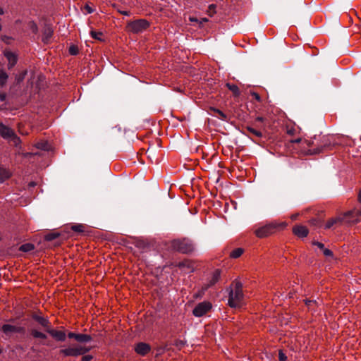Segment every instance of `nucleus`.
<instances>
[{
    "instance_id": "obj_48",
    "label": "nucleus",
    "mask_w": 361,
    "mask_h": 361,
    "mask_svg": "<svg viewBox=\"0 0 361 361\" xmlns=\"http://www.w3.org/2000/svg\"><path fill=\"white\" fill-rule=\"evenodd\" d=\"M118 12L121 13V14H123L124 16H129L130 15V11H121V10H118Z\"/></svg>"
},
{
    "instance_id": "obj_11",
    "label": "nucleus",
    "mask_w": 361,
    "mask_h": 361,
    "mask_svg": "<svg viewBox=\"0 0 361 361\" xmlns=\"http://www.w3.org/2000/svg\"><path fill=\"white\" fill-rule=\"evenodd\" d=\"M32 318L33 320L37 322L42 327H43L46 332H47L48 329L51 327V323L47 317H44L36 313H33L32 314Z\"/></svg>"
},
{
    "instance_id": "obj_57",
    "label": "nucleus",
    "mask_w": 361,
    "mask_h": 361,
    "mask_svg": "<svg viewBox=\"0 0 361 361\" xmlns=\"http://www.w3.org/2000/svg\"><path fill=\"white\" fill-rule=\"evenodd\" d=\"M306 142H307V145L309 147H310V146L313 144V142H310V141H306Z\"/></svg>"
},
{
    "instance_id": "obj_4",
    "label": "nucleus",
    "mask_w": 361,
    "mask_h": 361,
    "mask_svg": "<svg viewBox=\"0 0 361 361\" xmlns=\"http://www.w3.org/2000/svg\"><path fill=\"white\" fill-rule=\"evenodd\" d=\"M334 145L335 143L331 140V137L325 136L322 137L320 144L315 148L310 149L308 153L312 155L324 153L332 150Z\"/></svg>"
},
{
    "instance_id": "obj_42",
    "label": "nucleus",
    "mask_w": 361,
    "mask_h": 361,
    "mask_svg": "<svg viewBox=\"0 0 361 361\" xmlns=\"http://www.w3.org/2000/svg\"><path fill=\"white\" fill-rule=\"evenodd\" d=\"M84 9L87 11V13H92L94 12V9L88 4L85 5Z\"/></svg>"
},
{
    "instance_id": "obj_23",
    "label": "nucleus",
    "mask_w": 361,
    "mask_h": 361,
    "mask_svg": "<svg viewBox=\"0 0 361 361\" xmlns=\"http://www.w3.org/2000/svg\"><path fill=\"white\" fill-rule=\"evenodd\" d=\"M8 78V75L4 70H0V87L6 85Z\"/></svg>"
},
{
    "instance_id": "obj_27",
    "label": "nucleus",
    "mask_w": 361,
    "mask_h": 361,
    "mask_svg": "<svg viewBox=\"0 0 361 361\" xmlns=\"http://www.w3.org/2000/svg\"><path fill=\"white\" fill-rule=\"evenodd\" d=\"M27 70H24L19 74L16 75L15 80H16V85H19L24 80V79L27 75Z\"/></svg>"
},
{
    "instance_id": "obj_19",
    "label": "nucleus",
    "mask_w": 361,
    "mask_h": 361,
    "mask_svg": "<svg viewBox=\"0 0 361 361\" xmlns=\"http://www.w3.org/2000/svg\"><path fill=\"white\" fill-rule=\"evenodd\" d=\"M30 335L35 338L46 339L47 335L37 329H32L30 330Z\"/></svg>"
},
{
    "instance_id": "obj_44",
    "label": "nucleus",
    "mask_w": 361,
    "mask_h": 361,
    "mask_svg": "<svg viewBox=\"0 0 361 361\" xmlns=\"http://www.w3.org/2000/svg\"><path fill=\"white\" fill-rule=\"evenodd\" d=\"M78 334H76L75 332H68V337L69 338H73V339H75L76 341L77 340V337H78Z\"/></svg>"
},
{
    "instance_id": "obj_21",
    "label": "nucleus",
    "mask_w": 361,
    "mask_h": 361,
    "mask_svg": "<svg viewBox=\"0 0 361 361\" xmlns=\"http://www.w3.org/2000/svg\"><path fill=\"white\" fill-rule=\"evenodd\" d=\"M35 146L37 149L44 151H49L50 149V145L47 141H39L36 143Z\"/></svg>"
},
{
    "instance_id": "obj_28",
    "label": "nucleus",
    "mask_w": 361,
    "mask_h": 361,
    "mask_svg": "<svg viewBox=\"0 0 361 361\" xmlns=\"http://www.w3.org/2000/svg\"><path fill=\"white\" fill-rule=\"evenodd\" d=\"M60 236V234L59 233H49L47 235H44V240L47 241H52L56 238H58Z\"/></svg>"
},
{
    "instance_id": "obj_45",
    "label": "nucleus",
    "mask_w": 361,
    "mask_h": 361,
    "mask_svg": "<svg viewBox=\"0 0 361 361\" xmlns=\"http://www.w3.org/2000/svg\"><path fill=\"white\" fill-rule=\"evenodd\" d=\"M15 332L16 333H24L25 332V328L21 326H15Z\"/></svg>"
},
{
    "instance_id": "obj_22",
    "label": "nucleus",
    "mask_w": 361,
    "mask_h": 361,
    "mask_svg": "<svg viewBox=\"0 0 361 361\" xmlns=\"http://www.w3.org/2000/svg\"><path fill=\"white\" fill-rule=\"evenodd\" d=\"M226 87L233 92L235 97L240 96V91L237 85L234 84L226 83Z\"/></svg>"
},
{
    "instance_id": "obj_46",
    "label": "nucleus",
    "mask_w": 361,
    "mask_h": 361,
    "mask_svg": "<svg viewBox=\"0 0 361 361\" xmlns=\"http://www.w3.org/2000/svg\"><path fill=\"white\" fill-rule=\"evenodd\" d=\"M1 39L2 41H4V42L8 44L9 43V41L11 39V37H8V36H6V35H4L1 37Z\"/></svg>"
},
{
    "instance_id": "obj_39",
    "label": "nucleus",
    "mask_w": 361,
    "mask_h": 361,
    "mask_svg": "<svg viewBox=\"0 0 361 361\" xmlns=\"http://www.w3.org/2000/svg\"><path fill=\"white\" fill-rule=\"evenodd\" d=\"M233 285L234 286L235 290H242L243 289V284L240 281H235L233 283Z\"/></svg>"
},
{
    "instance_id": "obj_49",
    "label": "nucleus",
    "mask_w": 361,
    "mask_h": 361,
    "mask_svg": "<svg viewBox=\"0 0 361 361\" xmlns=\"http://www.w3.org/2000/svg\"><path fill=\"white\" fill-rule=\"evenodd\" d=\"M264 120H265V118L264 117H262V116H258L255 119L256 122H264Z\"/></svg>"
},
{
    "instance_id": "obj_34",
    "label": "nucleus",
    "mask_w": 361,
    "mask_h": 361,
    "mask_svg": "<svg viewBox=\"0 0 361 361\" xmlns=\"http://www.w3.org/2000/svg\"><path fill=\"white\" fill-rule=\"evenodd\" d=\"M28 27L34 34H37L38 32L37 25L34 21H30Z\"/></svg>"
},
{
    "instance_id": "obj_51",
    "label": "nucleus",
    "mask_w": 361,
    "mask_h": 361,
    "mask_svg": "<svg viewBox=\"0 0 361 361\" xmlns=\"http://www.w3.org/2000/svg\"><path fill=\"white\" fill-rule=\"evenodd\" d=\"M300 141H301V138H297L295 140H293L291 142L293 143H299V142H300Z\"/></svg>"
},
{
    "instance_id": "obj_36",
    "label": "nucleus",
    "mask_w": 361,
    "mask_h": 361,
    "mask_svg": "<svg viewBox=\"0 0 361 361\" xmlns=\"http://www.w3.org/2000/svg\"><path fill=\"white\" fill-rule=\"evenodd\" d=\"M90 35H91L92 37L95 39H98V40H100V41L102 40L101 39L100 36H102L103 34L101 32H96L94 30H92L91 32H90Z\"/></svg>"
},
{
    "instance_id": "obj_41",
    "label": "nucleus",
    "mask_w": 361,
    "mask_h": 361,
    "mask_svg": "<svg viewBox=\"0 0 361 361\" xmlns=\"http://www.w3.org/2000/svg\"><path fill=\"white\" fill-rule=\"evenodd\" d=\"M322 251L326 257H333L334 255L333 252L329 249L324 248Z\"/></svg>"
},
{
    "instance_id": "obj_14",
    "label": "nucleus",
    "mask_w": 361,
    "mask_h": 361,
    "mask_svg": "<svg viewBox=\"0 0 361 361\" xmlns=\"http://www.w3.org/2000/svg\"><path fill=\"white\" fill-rule=\"evenodd\" d=\"M293 232L295 235H297L299 238L306 237L309 233V231L307 228V227L301 225L295 226L293 228Z\"/></svg>"
},
{
    "instance_id": "obj_31",
    "label": "nucleus",
    "mask_w": 361,
    "mask_h": 361,
    "mask_svg": "<svg viewBox=\"0 0 361 361\" xmlns=\"http://www.w3.org/2000/svg\"><path fill=\"white\" fill-rule=\"evenodd\" d=\"M246 130L252 133V135H254L255 136L257 137H262V132H260L259 130H257L256 129H255L254 128L251 127V126H247L246 127Z\"/></svg>"
},
{
    "instance_id": "obj_9",
    "label": "nucleus",
    "mask_w": 361,
    "mask_h": 361,
    "mask_svg": "<svg viewBox=\"0 0 361 361\" xmlns=\"http://www.w3.org/2000/svg\"><path fill=\"white\" fill-rule=\"evenodd\" d=\"M361 215V212L359 210L349 211L341 216L343 221H346L348 224H355L358 221L359 216Z\"/></svg>"
},
{
    "instance_id": "obj_18",
    "label": "nucleus",
    "mask_w": 361,
    "mask_h": 361,
    "mask_svg": "<svg viewBox=\"0 0 361 361\" xmlns=\"http://www.w3.org/2000/svg\"><path fill=\"white\" fill-rule=\"evenodd\" d=\"M11 174L8 170L0 166V183L4 182L11 177Z\"/></svg>"
},
{
    "instance_id": "obj_20",
    "label": "nucleus",
    "mask_w": 361,
    "mask_h": 361,
    "mask_svg": "<svg viewBox=\"0 0 361 361\" xmlns=\"http://www.w3.org/2000/svg\"><path fill=\"white\" fill-rule=\"evenodd\" d=\"M211 111L216 113L218 114L217 116V118L221 119V121H228V116L224 114L222 111H221L220 109H216L215 107H212L211 108Z\"/></svg>"
},
{
    "instance_id": "obj_26",
    "label": "nucleus",
    "mask_w": 361,
    "mask_h": 361,
    "mask_svg": "<svg viewBox=\"0 0 361 361\" xmlns=\"http://www.w3.org/2000/svg\"><path fill=\"white\" fill-rule=\"evenodd\" d=\"M221 276V271L219 269H216L214 271L212 278L211 281H209V286L214 285L220 279Z\"/></svg>"
},
{
    "instance_id": "obj_52",
    "label": "nucleus",
    "mask_w": 361,
    "mask_h": 361,
    "mask_svg": "<svg viewBox=\"0 0 361 361\" xmlns=\"http://www.w3.org/2000/svg\"><path fill=\"white\" fill-rule=\"evenodd\" d=\"M190 20L192 22H198V19L195 17H190Z\"/></svg>"
},
{
    "instance_id": "obj_30",
    "label": "nucleus",
    "mask_w": 361,
    "mask_h": 361,
    "mask_svg": "<svg viewBox=\"0 0 361 361\" xmlns=\"http://www.w3.org/2000/svg\"><path fill=\"white\" fill-rule=\"evenodd\" d=\"M4 333L8 334L9 333L15 332V326L10 324H4L1 328Z\"/></svg>"
},
{
    "instance_id": "obj_29",
    "label": "nucleus",
    "mask_w": 361,
    "mask_h": 361,
    "mask_svg": "<svg viewBox=\"0 0 361 361\" xmlns=\"http://www.w3.org/2000/svg\"><path fill=\"white\" fill-rule=\"evenodd\" d=\"M243 252H244V250L243 248H240V247L236 248L231 252L230 257L232 258H235V259L238 258L239 257H240L242 255Z\"/></svg>"
},
{
    "instance_id": "obj_1",
    "label": "nucleus",
    "mask_w": 361,
    "mask_h": 361,
    "mask_svg": "<svg viewBox=\"0 0 361 361\" xmlns=\"http://www.w3.org/2000/svg\"><path fill=\"white\" fill-rule=\"evenodd\" d=\"M92 349V347L82 346L80 344H73L68 348L60 350V354L66 357H78L83 355L82 361H91L93 356L91 355L85 354Z\"/></svg>"
},
{
    "instance_id": "obj_56",
    "label": "nucleus",
    "mask_w": 361,
    "mask_h": 361,
    "mask_svg": "<svg viewBox=\"0 0 361 361\" xmlns=\"http://www.w3.org/2000/svg\"><path fill=\"white\" fill-rule=\"evenodd\" d=\"M35 185H36V183H35V182H31V183H30V184H29V185H30V187H34V186H35Z\"/></svg>"
},
{
    "instance_id": "obj_25",
    "label": "nucleus",
    "mask_w": 361,
    "mask_h": 361,
    "mask_svg": "<svg viewBox=\"0 0 361 361\" xmlns=\"http://www.w3.org/2000/svg\"><path fill=\"white\" fill-rule=\"evenodd\" d=\"M343 222V219L339 216V217H337L336 219H331L330 220H329L325 226V228L326 229H329L330 228H331V226L337 223H342Z\"/></svg>"
},
{
    "instance_id": "obj_55",
    "label": "nucleus",
    "mask_w": 361,
    "mask_h": 361,
    "mask_svg": "<svg viewBox=\"0 0 361 361\" xmlns=\"http://www.w3.org/2000/svg\"><path fill=\"white\" fill-rule=\"evenodd\" d=\"M358 200L361 203V190L360 191V192L358 194Z\"/></svg>"
},
{
    "instance_id": "obj_6",
    "label": "nucleus",
    "mask_w": 361,
    "mask_h": 361,
    "mask_svg": "<svg viewBox=\"0 0 361 361\" xmlns=\"http://www.w3.org/2000/svg\"><path fill=\"white\" fill-rule=\"evenodd\" d=\"M149 27V23L145 19L130 20L127 23V29L133 33L142 32Z\"/></svg>"
},
{
    "instance_id": "obj_2",
    "label": "nucleus",
    "mask_w": 361,
    "mask_h": 361,
    "mask_svg": "<svg viewBox=\"0 0 361 361\" xmlns=\"http://www.w3.org/2000/svg\"><path fill=\"white\" fill-rule=\"evenodd\" d=\"M171 247L183 254H189L195 250L192 241L188 238L173 240L171 242Z\"/></svg>"
},
{
    "instance_id": "obj_59",
    "label": "nucleus",
    "mask_w": 361,
    "mask_h": 361,
    "mask_svg": "<svg viewBox=\"0 0 361 361\" xmlns=\"http://www.w3.org/2000/svg\"><path fill=\"white\" fill-rule=\"evenodd\" d=\"M1 353V350L0 349V354Z\"/></svg>"
},
{
    "instance_id": "obj_32",
    "label": "nucleus",
    "mask_w": 361,
    "mask_h": 361,
    "mask_svg": "<svg viewBox=\"0 0 361 361\" xmlns=\"http://www.w3.org/2000/svg\"><path fill=\"white\" fill-rule=\"evenodd\" d=\"M68 52L71 55L75 56L78 54L79 50L78 46L71 44L68 49Z\"/></svg>"
},
{
    "instance_id": "obj_43",
    "label": "nucleus",
    "mask_w": 361,
    "mask_h": 361,
    "mask_svg": "<svg viewBox=\"0 0 361 361\" xmlns=\"http://www.w3.org/2000/svg\"><path fill=\"white\" fill-rule=\"evenodd\" d=\"M313 245H317L322 250H323L325 248L324 245L318 241H314Z\"/></svg>"
},
{
    "instance_id": "obj_10",
    "label": "nucleus",
    "mask_w": 361,
    "mask_h": 361,
    "mask_svg": "<svg viewBox=\"0 0 361 361\" xmlns=\"http://www.w3.org/2000/svg\"><path fill=\"white\" fill-rule=\"evenodd\" d=\"M134 350L138 355L145 356L151 351V346L147 343L139 342L135 345Z\"/></svg>"
},
{
    "instance_id": "obj_13",
    "label": "nucleus",
    "mask_w": 361,
    "mask_h": 361,
    "mask_svg": "<svg viewBox=\"0 0 361 361\" xmlns=\"http://www.w3.org/2000/svg\"><path fill=\"white\" fill-rule=\"evenodd\" d=\"M4 56L7 59L8 63V69L11 70L12 69L15 65L17 63L18 61V56L16 54H15L13 52L11 51H6L4 52Z\"/></svg>"
},
{
    "instance_id": "obj_12",
    "label": "nucleus",
    "mask_w": 361,
    "mask_h": 361,
    "mask_svg": "<svg viewBox=\"0 0 361 361\" xmlns=\"http://www.w3.org/2000/svg\"><path fill=\"white\" fill-rule=\"evenodd\" d=\"M47 333L57 341H64L66 338V333L63 331H58L50 327Z\"/></svg>"
},
{
    "instance_id": "obj_37",
    "label": "nucleus",
    "mask_w": 361,
    "mask_h": 361,
    "mask_svg": "<svg viewBox=\"0 0 361 361\" xmlns=\"http://www.w3.org/2000/svg\"><path fill=\"white\" fill-rule=\"evenodd\" d=\"M72 230L77 233H82L84 232V226L81 224L73 225Z\"/></svg>"
},
{
    "instance_id": "obj_15",
    "label": "nucleus",
    "mask_w": 361,
    "mask_h": 361,
    "mask_svg": "<svg viewBox=\"0 0 361 361\" xmlns=\"http://www.w3.org/2000/svg\"><path fill=\"white\" fill-rule=\"evenodd\" d=\"M53 35V30L49 26L46 25L43 29L42 41L45 44H48Z\"/></svg>"
},
{
    "instance_id": "obj_33",
    "label": "nucleus",
    "mask_w": 361,
    "mask_h": 361,
    "mask_svg": "<svg viewBox=\"0 0 361 361\" xmlns=\"http://www.w3.org/2000/svg\"><path fill=\"white\" fill-rule=\"evenodd\" d=\"M216 4H210L208 7L207 13L209 16H213L216 13Z\"/></svg>"
},
{
    "instance_id": "obj_7",
    "label": "nucleus",
    "mask_w": 361,
    "mask_h": 361,
    "mask_svg": "<svg viewBox=\"0 0 361 361\" xmlns=\"http://www.w3.org/2000/svg\"><path fill=\"white\" fill-rule=\"evenodd\" d=\"M243 298V290H231L229 293L228 305L231 307H240Z\"/></svg>"
},
{
    "instance_id": "obj_16",
    "label": "nucleus",
    "mask_w": 361,
    "mask_h": 361,
    "mask_svg": "<svg viewBox=\"0 0 361 361\" xmlns=\"http://www.w3.org/2000/svg\"><path fill=\"white\" fill-rule=\"evenodd\" d=\"M177 267L180 269H186L190 270V272H192L194 271L193 267H192V262L188 259H185L182 262H180L177 264Z\"/></svg>"
},
{
    "instance_id": "obj_38",
    "label": "nucleus",
    "mask_w": 361,
    "mask_h": 361,
    "mask_svg": "<svg viewBox=\"0 0 361 361\" xmlns=\"http://www.w3.org/2000/svg\"><path fill=\"white\" fill-rule=\"evenodd\" d=\"M310 224L312 226H322V221L318 219H316V218H313L312 219L310 220Z\"/></svg>"
},
{
    "instance_id": "obj_53",
    "label": "nucleus",
    "mask_w": 361,
    "mask_h": 361,
    "mask_svg": "<svg viewBox=\"0 0 361 361\" xmlns=\"http://www.w3.org/2000/svg\"><path fill=\"white\" fill-rule=\"evenodd\" d=\"M253 95L255 96V99L257 100H259L260 99V97H259V95L258 94L254 93Z\"/></svg>"
},
{
    "instance_id": "obj_58",
    "label": "nucleus",
    "mask_w": 361,
    "mask_h": 361,
    "mask_svg": "<svg viewBox=\"0 0 361 361\" xmlns=\"http://www.w3.org/2000/svg\"><path fill=\"white\" fill-rule=\"evenodd\" d=\"M4 13V10L1 8H0V15H3Z\"/></svg>"
},
{
    "instance_id": "obj_3",
    "label": "nucleus",
    "mask_w": 361,
    "mask_h": 361,
    "mask_svg": "<svg viewBox=\"0 0 361 361\" xmlns=\"http://www.w3.org/2000/svg\"><path fill=\"white\" fill-rule=\"evenodd\" d=\"M0 135L4 139L12 142L16 147H18L21 142L20 137L14 130L1 122H0Z\"/></svg>"
},
{
    "instance_id": "obj_40",
    "label": "nucleus",
    "mask_w": 361,
    "mask_h": 361,
    "mask_svg": "<svg viewBox=\"0 0 361 361\" xmlns=\"http://www.w3.org/2000/svg\"><path fill=\"white\" fill-rule=\"evenodd\" d=\"M279 361H286L287 360V356L283 350H279Z\"/></svg>"
},
{
    "instance_id": "obj_24",
    "label": "nucleus",
    "mask_w": 361,
    "mask_h": 361,
    "mask_svg": "<svg viewBox=\"0 0 361 361\" xmlns=\"http://www.w3.org/2000/svg\"><path fill=\"white\" fill-rule=\"evenodd\" d=\"M35 249V245L32 243H25L19 247V250L23 252H28Z\"/></svg>"
},
{
    "instance_id": "obj_47",
    "label": "nucleus",
    "mask_w": 361,
    "mask_h": 361,
    "mask_svg": "<svg viewBox=\"0 0 361 361\" xmlns=\"http://www.w3.org/2000/svg\"><path fill=\"white\" fill-rule=\"evenodd\" d=\"M6 93L1 92H0V100H1V102H4V101H5V100H6Z\"/></svg>"
},
{
    "instance_id": "obj_8",
    "label": "nucleus",
    "mask_w": 361,
    "mask_h": 361,
    "mask_svg": "<svg viewBox=\"0 0 361 361\" xmlns=\"http://www.w3.org/2000/svg\"><path fill=\"white\" fill-rule=\"evenodd\" d=\"M212 305L210 302L203 301L198 303L192 310V314L197 317H200L206 314L212 309Z\"/></svg>"
},
{
    "instance_id": "obj_54",
    "label": "nucleus",
    "mask_w": 361,
    "mask_h": 361,
    "mask_svg": "<svg viewBox=\"0 0 361 361\" xmlns=\"http://www.w3.org/2000/svg\"><path fill=\"white\" fill-rule=\"evenodd\" d=\"M207 21H208V19L206 18H202L200 23H202L203 22H207Z\"/></svg>"
},
{
    "instance_id": "obj_5",
    "label": "nucleus",
    "mask_w": 361,
    "mask_h": 361,
    "mask_svg": "<svg viewBox=\"0 0 361 361\" xmlns=\"http://www.w3.org/2000/svg\"><path fill=\"white\" fill-rule=\"evenodd\" d=\"M286 224L269 223L255 231V234L259 238H265L274 233L279 227L283 228Z\"/></svg>"
},
{
    "instance_id": "obj_50",
    "label": "nucleus",
    "mask_w": 361,
    "mask_h": 361,
    "mask_svg": "<svg viewBox=\"0 0 361 361\" xmlns=\"http://www.w3.org/2000/svg\"><path fill=\"white\" fill-rule=\"evenodd\" d=\"M183 345H184V343L182 341H178L176 342V345L178 346V347H181Z\"/></svg>"
},
{
    "instance_id": "obj_35",
    "label": "nucleus",
    "mask_w": 361,
    "mask_h": 361,
    "mask_svg": "<svg viewBox=\"0 0 361 361\" xmlns=\"http://www.w3.org/2000/svg\"><path fill=\"white\" fill-rule=\"evenodd\" d=\"M304 301H305V303L306 306L310 310H312V307L317 304V302L315 300L305 299Z\"/></svg>"
},
{
    "instance_id": "obj_17",
    "label": "nucleus",
    "mask_w": 361,
    "mask_h": 361,
    "mask_svg": "<svg viewBox=\"0 0 361 361\" xmlns=\"http://www.w3.org/2000/svg\"><path fill=\"white\" fill-rule=\"evenodd\" d=\"M92 341V336L89 334H78L76 341L78 343L82 344V343H87Z\"/></svg>"
}]
</instances>
